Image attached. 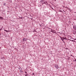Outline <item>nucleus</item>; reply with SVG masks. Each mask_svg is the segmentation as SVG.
Returning a JSON list of instances; mask_svg holds the SVG:
<instances>
[{
    "label": "nucleus",
    "instance_id": "1",
    "mask_svg": "<svg viewBox=\"0 0 76 76\" xmlns=\"http://www.w3.org/2000/svg\"><path fill=\"white\" fill-rule=\"evenodd\" d=\"M26 40H27V39L23 38V41H26Z\"/></svg>",
    "mask_w": 76,
    "mask_h": 76
},
{
    "label": "nucleus",
    "instance_id": "2",
    "mask_svg": "<svg viewBox=\"0 0 76 76\" xmlns=\"http://www.w3.org/2000/svg\"><path fill=\"white\" fill-rule=\"evenodd\" d=\"M73 28L75 30H76V26H73Z\"/></svg>",
    "mask_w": 76,
    "mask_h": 76
},
{
    "label": "nucleus",
    "instance_id": "3",
    "mask_svg": "<svg viewBox=\"0 0 76 76\" xmlns=\"http://www.w3.org/2000/svg\"><path fill=\"white\" fill-rule=\"evenodd\" d=\"M61 39H62V41H63V40H64V39H66L65 38H63V39H62L61 38Z\"/></svg>",
    "mask_w": 76,
    "mask_h": 76
},
{
    "label": "nucleus",
    "instance_id": "4",
    "mask_svg": "<svg viewBox=\"0 0 76 76\" xmlns=\"http://www.w3.org/2000/svg\"><path fill=\"white\" fill-rule=\"evenodd\" d=\"M0 19H3V17H0Z\"/></svg>",
    "mask_w": 76,
    "mask_h": 76
},
{
    "label": "nucleus",
    "instance_id": "5",
    "mask_svg": "<svg viewBox=\"0 0 76 76\" xmlns=\"http://www.w3.org/2000/svg\"><path fill=\"white\" fill-rule=\"evenodd\" d=\"M4 6H5V5H6V3H4Z\"/></svg>",
    "mask_w": 76,
    "mask_h": 76
},
{
    "label": "nucleus",
    "instance_id": "6",
    "mask_svg": "<svg viewBox=\"0 0 76 76\" xmlns=\"http://www.w3.org/2000/svg\"><path fill=\"white\" fill-rule=\"evenodd\" d=\"M52 32H55V31H52Z\"/></svg>",
    "mask_w": 76,
    "mask_h": 76
},
{
    "label": "nucleus",
    "instance_id": "7",
    "mask_svg": "<svg viewBox=\"0 0 76 76\" xmlns=\"http://www.w3.org/2000/svg\"><path fill=\"white\" fill-rule=\"evenodd\" d=\"M57 65H56V66H55V67H57Z\"/></svg>",
    "mask_w": 76,
    "mask_h": 76
},
{
    "label": "nucleus",
    "instance_id": "8",
    "mask_svg": "<svg viewBox=\"0 0 76 76\" xmlns=\"http://www.w3.org/2000/svg\"><path fill=\"white\" fill-rule=\"evenodd\" d=\"M6 31L7 32H9V31H7H7Z\"/></svg>",
    "mask_w": 76,
    "mask_h": 76
},
{
    "label": "nucleus",
    "instance_id": "9",
    "mask_svg": "<svg viewBox=\"0 0 76 76\" xmlns=\"http://www.w3.org/2000/svg\"><path fill=\"white\" fill-rule=\"evenodd\" d=\"M4 31H7V30H4Z\"/></svg>",
    "mask_w": 76,
    "mask_h": 76
},
{
    "label": "nucleus",
    "instance_id": "10",
    "mask_svg": "<svg viewBox=\"0 0 76 76\" xmlns=\"http://www.w3.org/2000/svg\"><path fill=\"white\" fill-rule=\"evenodd\" d=\"M74 40H76V39H75Z\"/></svg>",
    "mask_w": 76,
    "mask_h": 76
},
{
    "label": "nucleus",
    "instance_id": "11",
    "mask_svg": "<svg viewBox=\"0 0 76 76\" xmlns=\"http://www.w3.org/2000/svg\"><path fill=\"white\" fill-rule=\"evenodd\" d=\"M72 41H73V42H74V40H72Z\"/></svg>",
    "mask_w": 76,
    "mask_h": 76
},
{
    "label": "nucleus",
    "instance_id": "12",
    "mask_svg": "<svg viewBox=\"0 0 76 76\" xmlns=\"http://www.w3.org/2000/svg\"><path fill=\"white\" fill-rule=\"evenodd\" d=\"M75 61H76V59H75Z\"/></svg>",
    "mask_w": 76,
    "mask_h": 76
},
{
    "label": "nucleus",
    "instance_id": "13",
    "mask_svg": "<svg viewBox=\"0 0 76 76\" xmlns=\"http://www.w3.org/2000/svg\"><path fill=\"white\" fill-rule=\"evenodd\" d=\"M27 73V72H25V73Z\"/></svg>",
    "mask_w": 76,
    "mask_h": 76
},
{
    "label": "nucleus",
    "instance_id": "14",
    "mask_svg": "<svg viewBox=\"0 0 76 76\" xmlns=\"http://www.w3.org/2000/svg\"><path fill=\"white\" fill-rule=\"evenodd\" d=\"M27 76V75H26L25 76Z\"/></svg>",
    "mask_w": 76,
    "mask_h": 76
},
{
    "label": "nucleus",
    "instance_id": "15",
    "mask_svg": "<svg viewBox=\"0 0 76 76\" xmlns=\"http://www.w3.org/2000/svg\"><path fill=\"white\" fill-rule=\"evenodd\" d=\"M1 29H0V31H1Z\"/></svg>",
    "mask_w": 76,
    "mask_h": 76
},
{
    "label": "nucleus",
    "instance_id": "16",
    "mask_svg": "<svg viewBox=\"0 0 76 76\" xmlns=\"http://www.w3.org/2000/svg\"><path fill=\"white\" fill-rule=\"evenodd\" d=\"M33 75H34V74H33Z\"/></svg>",
    "mask_w": 76,
    "mask_h": 76
},
{
    "label": "nucleus",
    "instance_id": "17",
    "mask_svg": "<svg viewBox=\"0 0 76 76\" xmlns=\"http://www.w3.org/2000/svg\"><path fill=\"white\" fill-rule=\"evenodd\" d=\"M19 69H20V68H19Z\"/></svg>",
    "mask_w": 76,
    "mask_h": 76
}]
</instances>
